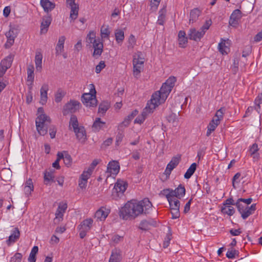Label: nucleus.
<instances>
[{
    "instance_id": "e2e57ef3",
    "label": "nucleus",
    "mask_w": 262,
    "mask_h": 262,
    "mask_svg": "<svg viewBox=\"0 0 262 262\" xmlns=\"http://www.w3.org/2000/svg\"><path fill=\"white\" fill-rule=\"evenodd\" d=\"M67 208V203H61L59 204L57 210L64 213Z\"/></svg>"
},
{
    "instance_id": "6e6552de",
    "label": "nucleus",
    "mask_w": 262,
    "mask_h": 262,
    "mask_svg": "<svg viewBox=\"0 0 262 262\" xmlns=\"http://www.w3.org/2000/svg\"><path fill=\"white\" fill-rule=\"evenodd\" d=\"M81 104L80 103L74 100H71L67 102L63 106V114L64 116L69 113H74L79 110Z\"/></svg>"
},
{
    "instance_id": "5fc2aeb1",
    "label": "nucleus",
    "mask_w": 262,
    "mask_h": 262,
    "mask_svg": "<svg viewBox=\"0 0 262 262\" xmlns=\"http://www.w3.org/2000/svg\"><path fill=\"white\" fill-rule=\"evenodd\" d=\"M238 252L236 250H228L226 253V256L228 258H234L235 257L236 255H238Z\"/></svg>"
},
{
    "instance_id": "9b49d317",
    "label": "nucleus",
    "mask_w": 262,
    "mask_h": 262,
    "mask_svg": "<svg viewBox=\"0 0 262 262\" xmlns=\"http://www.w3.org/2000/svg\"><path fill=\"white\" fill-rule=\"evenodd\" d=\"M242 18V12L239 9L234 10L229 19V25L232 27H235L238 24V21Z\"/></svg>"
},
{
    "instance_id": "7c9ffc66",
    "label": "nucleus",
    "mask_w": 262,
    "mask_h": 262,
    "mask_svg": "<svg viewBox=\"0 0 262 262\" xmlns=\"http://www.w3.org/2000/svg\"><path fill=\"white\" fill-rule=\"evenodd\" d=\"M196 168V164L195 163H192L189 168L187 170L186 173L184 174V178L185 179H189L191 176L194 173Z\"/></svg>"
},
{
    "instance_id": "4c0bfd02",
    "label": "nucleus",
    "mask_w": 262,
    "mask_h": 262,
    "mask_svg": "<svg viewBox=\"0 0 262 262\" xmlns=\"http://www.w3.org/2000/svg\"><path fill=\"white\" fill-rule=\"evenodd\" d=\"M160 194L165 196L167 201L170 200V199L173 198V189L170 188L164 189L160 192Z\"/></svg>"
},
{
    "instance_id": "c9c22d12",
    "label": "nucleus",
    "mask_w": 262,
    "mask_h": 262,
    "mask_svg": "<svg viewBox=\"0 0 262 262\" xmlns=\"http://www.w3.org/2000/svg\"><path fill=\"white\" fill-rule=\"evenodd\" d=\"M166 12V8H163L162 9H161L159 12V17L158 19V24L160 25H163L164 23V20L165 16V14Z\"/></svg>"
},
{
    "instance_id": "a18cd8bd",
    "label": "nucleus",
    "mask_w": 262,
    "mask_h": 262,
    "mask_svg": "<svg viewBox=\"0 0 262 262\" xmlns=\"http://www.w3.org/2000/svg\"><path fill=\"white\" fill-rule=\"evenodd\" d=\"M261 103H262V93L259 94L255 100V104L257 105V107H256L255 109L258 113H259V110L260 108V104Z\"/></svg>"
},
{
    "instance_id": "f257e3e1",
    "label": "nucleus",
    "mask_w": 262,
    "mask_h": 262,
    "mask_svg": "<svg viewBox=\"0 0 262 262\" xmlns=\"http://www.w3.org/2000/svg\"><path fill=\"white\" fill-rule=\"evenodd\" d=\"M152 207L151 203L147 198L137 202H128L120 210L119 215L125 220L135 219L142 214H149Z\"/></svg>"
},
{
    "instance_id": "cd10ccee",
    "label": "nucleus",
    "mask_w": 262,
    "mask_h": 262,
    "mask_svg": "<svg viewBox=\"0 0 262 262\" xmlns=\"http://www.w3.org/2000/svg\"><path fill=\"white\" fill-rule=\"evenodd\" d=\"M201 13V11L198 8H195L192 10L190 13V22L193 23L196 20L198 17L200 15Z\"/></svg>"
},
{
    "instance_id": "8fccbe9b",
    "label": "nucleus",
    "mask_w": 262,
    "mask_h": 262,
    "mask_svg": "<svg viewBox=\"0 0 262 262\" xmlns=\"http://www.w3.org/2000/svg\"><path fill=\"white\" fill-rule=\"evenodd\" d=\"M225 111L226 109L225 107H221L216 111L214 117L217 118L221 120H222Z\"/></svg>"
},
{
    "instance_id": "ddd939ff",
    "label": "nucleus",
    "mask_w": 262,
    "mask_h": 262,
    "mask_svg": "<svg viewBox=\"0 0 262 262\" xmlns=\"http://www.w3.org/2000/svg\"><path fill=\"white\" fill-rule=\"evenodd\" d=\"M49 90V85L47 83H44L41 86L40 90V103L44 105L47 101L48 99V91Z\"/></svg>"
},
{
    "instance_id": "393cba45",
    "label": "nucleus",
    "mask_w": 262,
    "mask_h": 262,
    "mask_svg": "<svg viewBox=\"0 0 262 262\" xmlns=\"http://www.w3.org/2000/svg\"><path fill=\"white\" fill-rule=\"evenodd\" d=\"M93 221L91 219H86L84 220L80 225V229H83L87 231L90 230L92 227Z\"/></svg>"
},
{
    "instance_id": "a878e982",
    "label": "nucleus",
    "mask_w": 262,
    "mask_h": 262,
    "mask_svg": "<svg viewBox=\"0 0 262 262\" xmlns=\"http://www.w3.org/2000/svg\"><path fill=\"white\" fill-rule=\"evenodd\" d=\"M105 124L104 122L101 121L100 118H97L93 124L92 128L94 131L98 132L103 127Z\"/></svg>"
},
{
    "instance_id": "6ab92c4d",
    "label": "nucleus",
    "mask_w": 262,
    "mask_h": 262,
    "mask_svg": "<svg viewBox=\"0 0 262 262\" xmlns=\"http://www.w3.org/2000/svg\"><path fill=\"white\" fill-rule=\"evenodd\" d=\"M51 23V17H44L42 19V21L41 23L40 26V33L42 34L46 33L48 31V28Z\"/></svg>"
},
{
    "instance_id": "864d4df0",
    "label": "nucleus",
    "mask_w": 262,
    "mask_h": 262,
    "mask_svg": "<svg viewBox=\"0 0 262 262\" xmlns=\"http://www.w3.org/2000/svg\"><path fill=\"white\" fill-rule=\"evenodd\" d=\"M171 233L169 232L166 234V237L165 238V240L163 242V248H166L169 245L170 241L171 239Z\"/></svg>"
},
{
    "instance_id": "0eeeda50",
    "label": "nucleus",
    "mask_w": 262,
    "mask_h": 262,
    "mask_svg": "<svg viewBox=\"0 0 262 262\" xmlns=\"http://www.w3.org/2000/svg\"><path fill=\"white\" fill-rule=\"evenodd\" d=\"M141 52H138L134 56L133 58V73L135 76H138L143 67L144 58L141 57Z\"/></svg>"
},
{
    "instance_id": "20e7f679",
    "label": "nucleus",
    "mask_w": 262,
    "mask_h": 262,
    "mask_svg": "<svg viewBox=\"0 0 262 262\" xmlns=\"http://www.w3.org/2000/svg\"><path fill=\"white\" fill-rule=\"evenodd\" d=\"M211 25V20L210 19L206 21L205 24L201 28L200 31H197L194 28L190 29L188 33L189 38L196 41H200Z\"/></svg>"
},
{
    "instance_id": "473e14b6",
    "label": "nucleus",
    "mask_w": 262,
    "mask_h": 262,
    "mask_svg": "<svg viewBox=\"0 0 262 262\" xmlns=\"http://www.w3.org/2000/svg\"><path fill=\"white\" fill-rule=\"evenodd\" d=\"M66 95V92L61 89H58L55 94V101L57 103L60 102Z\"/></svg>"
},
{
    "instance_id": "b1692460",
    "label": "nucleus",
    "mask_w": 262,
    "mask_h": 262,
    "mask_svg": "<svg viewBox=\"0 0 262 262\" xmlns=\"http://www.w3.org/2000/svg\"><path fill=\"white\" fill-rule=\"evenodd\" d=\"M14 55L10 54L7 56L5 59L2 60L1 62V66H2L7 70L10 68L12 64V62L13 60Z\"/></svg>"
},
{
    "instance_id": "a211bd4d",
    "label": "nucleus",
    "mask_w": 262,
    "mask_h": 262,
    "mask_svg": "<svg viewBox=\"0 0 262 262\" xmlns=\"http://www.w3.org/2000/svg\"><path fill=\"white\" fill-rule=\"evenodd\" d=\"M185 194V188L184 185L180 184L174 190H173V197L181 199Z\"/></svg>"
},
{
    "instance_id": "de8ad7c7",
    "label": "nucleus",
    "mask_w": 262,
    "mask_h": 262,
    "mask_svg": "<svg viewBox=\"0 0 262 262\" xmlns=\"http://www.w3.org/2000/svg\"><path fill=\"white\" fill-rule=\"evenodd\" d=\"M176 166H177L174 165L173 163H171L170 162L167 164L166 168V169L165 170V172H164L165 174L167 176V177L169 176V175L171 173V171Z\"/></svg>"
},
{
    "instance_id": "603ef678",
    "label": "nucleus",
    "mask_w": 262,
    "mask_h": 262,
    "mask_svg": "<svg viewBox=\"0 0 262 262\" xmlns=\"http://www.w3.org/2000/svg\"><path fill=\"white\" fill-rule=\"evenodd\" d=\"M253 212L250 210H249L248 207L247 206L241 214L242 218L245 220Z\"/></svg>"
},
{
    "instance_id": "69168bd1",
    "label": "nucleus",
    "mask_w": 262,
    "mask_h": 262,
    "mask_svg": "<svg viewBox=\"0 0 262 262\" xmlns=\"http://www.w3.org/2000/svg\"><path fill=\"white\" fill-rule=\"evenodd\" d=\"M171 214H172V219H178L180 216V211L179 209L175 208L174 209H171Z\"/></svg>"
},
{
    "instance_id": "a19ab883",
    "label": "nucleus",
    "mask_w": 262,
    "mask_h": 262,
    "mask_svg": "<svg viewBox=\"0 0 262 262\" xmlns=\"http://www.w3.org/2000/svg\"><path fill=\"white\" fill-rule=\"evenodd\" d=\"M69 124L70 126H72L73 127L74 130L79 127L78 126L77 118L75 115H72L71 116L69 122Z\"/></svg>"
},
{
    "instance_id": "5701e85b",
    "label": "nucleus",
    "mask_w": 262,
    "mask_h": 262,
    "mask_svg": "<svg viewBox=\"0 0 262 262\" xmlns=\"http://www.w3.org/2000/svg\"><path fill=\"white\" fill-rule=\"evenodd\" d=\"M121 259V253L120 250L117 249L113 250L112 252L109 262H120Z\"/></svg>"
},
{
    "instance_id": "4d7b16f0",
    "label": "nucleus",
    "mask_w": 262,
    "mask_h": 262,
    "mask_svg": "<svg viewBox=\"0 0 262 262\" xmlns=\"http://www.w3.org/2000/svg\"><path fill=\"white\" fill-rule=\"evenodd\" d=\"M105 67V62L104 61H100L99 64L96 66L95 69V72L96 73H99L102 69H103Z\"/></svg>"
},
{
    "instance_id": "9d476101",
    "label": "nucleus",
    "mask_w": 262,
    "mask_h": 262,
    "mask_svg": "<svg viewBox=\"0 0 262 262\" xmlns=\"http://www.w3.org/2000/svg\"><path fill=\"white\" fill-rule=\"evenodd\" d=\"M17 34L18 30L15 27L10 26L9 31L5 34L7 39L5 44L6 48H9L14 44L15 38L16 37Z\"/></svg>"
},
{
    "instance_id": "c756f323",
    "label": "nucleus",
    "mask_w": 262,
    "mask_h": 262,
    "mask_svg": "<svg viewBox=\"0 0 262 262\" xmlns=\"http://www.w3.org/2000/svg\"><path fill=\"white\" fill-rule=\"evenodd\" d=\"M115 36L117 43H122L124 39V32L122 30L117 29L115 31Z\"/></svg>"
},
{
    "instance_id": "4be33fe9",
    "label": "nucleus",
    "mask_w": 262,
    "mask_h": 262,
    "mask_svg": "<svg viewBox=\"0 0 262 262\" xmlns=\"http://www.w3.org/2000/svg\"><path fill=\"white\" fill-rule=\"evenodd\" d=\"M65 40V36H61L59 37L58 43L55 48L56 55H60L63 52L64 49V43Z\"/></svg>"
},
{
    "instance_id": "2eb2a0df",
    "label": "nucleus",
    "mask_w": 262,
    "mask_h": 262,
    "mask_svg": "<svg viewBox=\"0 0 262 262\" xmlns=\"http://www.w3.org/2000/svg\"><path fill=\"white\" fill-rule=\"evenodd\" d=\"M120 169V166L118 162L113 161L110 162L107 165V172L111 174H117Z\"/></svg>"
},
{
    "instance_id": "ea45409f",
    "label": "nucleus",
    "mask_w": 262,
    "mask_h": 262,
    "mask_svg": "<svg viewBox=\"0 0 262 262\" xmlns=\"http://www.w3.org/2000/svg\"><path fill=\"white\" fill-rule=\"evenodd\" d=\"M34 67L29 65L27 68V80L33 82L34 80Z\"/></svg>"
},
{
    "instance_id": "412c9836",
    "label": "nucleus",
    "mask_w": 262,
    "mask_h": 262,
    "mask_svg": "<svg viewBox=\"0 0 262 262\" xmlns=\"http://www.w3.org/2000/svg\"><path fill=\"white\" fill-rule=\"evenodd\" d=\"M93 46L94 50L93 54V56L95 57L96 56H100L103 51V43L99 39L97 42H94Z\"/></svg>"
},
{
    "instance_id": "37998d69",
    "label": "nucleus",
    "mask_w": 262,
    "mask_h": 262,
    "mask_svg": "<svg viewBox=\"0 0 262 262\" xmlns=\"http://www.w3.org/2000/svg\"><path fill=\"white\" fill-rule=\"evenodd\" d=\"M226 40L222 39V41L219 44V51L222 54H227L226 49H229L225 45Z\"/></svg>"
},
{
    "instance_id": "0e129e2a",
    "label": "nucleus",
    "mask_w": 262,
    "mask_h": 262,
    "mask_svg": "<svg viewBox=\"0 0 262 262\" xmlns=\"http://www.w3.org/2000/svg\"><path fill=\"white\" fill-rule=\"evenodd\" d=\"M176 81L174 77H170L165 82L166 84L168 85V86H171V89L174 86V84Z\"/></svg>"
},
{
    "instance_id": "f03ea898",
    "label": "nucleus",
    "mask_w": 262,
    "mask_h": 262,
    "mask_svg": "<svg viewBox=\"0 0 262 262\" xmlns=\"http://www.w3.org/2000/svg\"><path fill=\"white\" fill-rule=\"evenodd\" d=\"M38 113L40 114L35 120L36 129L39 135L45 136L47 134L48 126L51 123V120L49 117L43 114V108L39 107Z\"/></svg>"
},
{
    "instance_id": "bb28decb",
    "label": "nucleus",
    "mask_w": 262,
    "mask_h": 262,
    "mask_svg": "<svg viewBox=\"0 0 262 262\" xmlns=\"http://www.w3.org/2000/svg\"><path fill=\"white\" fill-rule=\"evenodd\" d=\"M42 54L40 52L36 53L35 58V62L37 71H40L42 69Z\"/></svg>"
},
{
    "instance_id": "680f3d73",
    "label": "nucleus",
    "mask_w": 262,
    "mask_h": 262,
    "mask_svg": "<svg viewBox=\"0 0 262 262\" xmlns=\"http://www.w3.org/2000/svg\"><path fill=\"white\" fill-rule=\"evenodd\" d=\"M235 206L237 208L238 211L240 213H241L243 210H245V208L247 207L246 205H243L240 202H238V200H237L236 202L235 203Z\"/></svg>"
},
{
    "instance_id": "338daca9",
    "label": "nucleus",
    "mask_w": 262,
    "mask_h": 262,
    "mask_svg": "<svg viewBox=\"0 0 262 262\" xmlns=\"http://www.w3.org/2000/svg\"><path fill=\"white\" fill-rule=\"evenodd\" d=\"M258 150V145L256 144H253L250 149V152L251 155H255V153Z\"/></svg>"
},
{
    "instance_id": "dca6fc26",
    "label": "nucleus",
    "mask_w": 262,
    "mask_h": 262,
    "mask_svg": "<svg viewBox=\"0 0 262 262\" xmlns=\"http://www.w3.org/2000/svg\"><path fill=\"white\" fill-rule=\"evenodd\" d=\"M74 131L77 139L82 143L84 142L86 138V136L84 127L79 126V128L74 130Z\"/></svg>"
},
{
    "instance_id": "09e8293b",
    "label": "nucleus",
    "mask_w": 262,
    "mask_h": 262,
    "mask_svg": "<svg viewBox=\"0 0 262 262\" xmlns=\"http://www.w3.org/2000/svg\"><path fill=\"white\" fill-rule=\"evenodd\" d=\"M64 152L66 153L64 155V158L63 159L64 163L67 167H69L70 166H71L72 163V158L69 154L66 153V151Z\"/></svg>"
},
{
    "instance_id": "aec40b11",
    "label": "nucleus",
    "mask_w": 262,
    "mask_h": 262,
    "mask_svg": "<svg viewBox=\"0 0 262 262\" xmlns=\"http://www.w3.org/2000/svg\"><path fill=\"white\" fill-rule=\"evenodd\" d=\"M40 5L46 12L51 11L55 7V4L49 0H40Z\"/></svg>"
},
{
    "instance_id": "423d86ee",
    "label": "nucleus",
    "mask_w": 262,
    "mask_h": 262,
    "mask_svg": "<svg viewBox=\"0 0 262 262\" xmlns=\"http://www.w3.org/2000/svg\"><path fill=\"white\" fill-rule=\"evenodd\" d=\"M127 186L126 182L121 180H118L112 190V198L117 200L122 196Z\"/></svg>"
},
{
    "instance_id": "e433bc0d",
    "label": "nucleus",
    "mask_w": 262,
    "mask_h": 262,
    "mask_svg": "<svg viewBox=\"0 0 262 262\" xmlns=\"http://www.w3.org/2000/svg\"><path fill=\"white\" fill-rule=\"evenodd\" d=\"M96 35L95 33L93 31H91L89 32V33L87 35L86 38V42L89 44L93 43V45L94 43V42H96L98 41V40H97L96 38Z\"/></svg>"
},
{
    "instance_id": "052dcab7",
    "label": "nucleus",
    "mask_w": 262,
    "mask_h": 262,
    "mask_svg": "<svg viewBox=\"0 0 262 262\" xmlns=\"http://www.w3.org/2000/svg\"><path fill=\"white\" fill-rule=\"evenodd\" d=\"M168 120L169 122H172L174 124L178 121L177 115L174 113L170 114L168 117Z\"/></svg>"
},
{
    "instance_id": "c03bdc74",
    "label": "nucleus",
    "mask_w": 262,
    "mask_h": 262,
    "mask_svg": "<svg viewBox=\"0 0 262 262\" xmlns=\"http://www.w3.org/2000/svg\"><path fill=\"white\" fill-rule=\"evenodd\" d=\"M222 212L223 213H226L229 215H232L234 213L235 210L233 207L225 206L222 208Z\"/></svg>"
},
{
    "instance_id": "f8f14e48",
    "label": "nucleus",
    "mask_w": 262,
    "mask_h": 262,
    "mask_svg": "<svg viewBox=\"0 0 262 262\" xmlns=\"http://www.w3.org/2000/svg\"><path fill=\"white\" fill-rule=\"evenodd\" d=\"M157 224V221L154 219L144 220L141 221L139 228L142 230L146 231L150 229L151 227H156Z\"/></svg>"
},
{
    "instance_id": "4468645a",
    "label": "nucleus",
    "mask_w": 262,
    "mask_h": 262,
    "mask_svg": "<svg viewBox=\"0 0 262 262\" xmlns=\"http://www.w3.org/2000/svg\"><path fill=\"white\" fill-rule=\"evenodd\" d=\"M20 237V232L18 228H14L12 230L11 235L9 236L8 239L6 241V243L8 246L11 245L12 243L16 242Z\"/></svg>"
},
{
    "instance_id": "f3484780",
    "label": "nucleus",
    "mask_w": 262,
    "mask_h": 262,
    "mask_svg": "<svg viewBox=\"0 0 262 262\" xmlns=\"http://www.w3.org/2000/svg\"><path fill=\"white\" fill-rule=\"evenodd\" d=\"M109 212V210L101 207L95 212V217L100 221H103L108 216Z\"/></svg>"
},
{
    "instance_id": "49530a36",
    "label": "nucleus",
    "mask_w": 262,
    "mask_h": 262,
    "mask_svg": "<svg viewBox=\"0 0 262 262\" xmlns=\"http://www.w3.org/2000/svg\"><path fill=\"white\" fill-rule=\"evenodd\" d=\"M92 172L93 171L89 168L86 170L83 171L80 176V179L88 181V180L91 176Z\"/></svg>"
},
{
    "instance_id": "6e6d98bb",
    "label": "nucleus",
    "mask_w": 262,
    "mask_h": 262,
    "mask_svg": "<svg viewBox=\"0 0 262 262\" xmlns=\"http://www.w3.org/2000/svg\"><path fill=\"white\" fill-rule=\"evenodd\" d=\"M136 42V40L135 38V37L133 35L131 34L129 36V37L128 38V48H132L133 49L135 45Z\"/></svg>"
},
{
    "instance_id": "c85d7f7f",
    "label": "nucleus",
    "mask_w": 262,
    "mask_h": 262,
    "mask_svg": "<svg viewBox=\"0 0 262 262\" xmlns=\"http://www.w3.org/2000/svg\"><path fill=\"white\" fill-rule=\"evenodd\" d=\"M138 112L134 110L130 114H129L124 121L122 122V124L125 126H127L133 119L138 114Z\"/></svg>"
},
{
    "instance_id": "39448f33",
    "label": "nucleus",
    "mask_w": 262,
    "mask_h": 262,
    "mask_svg": "<svg viewBox=\"0 0 262 262\" xmlns=\"http://www.w3.org/2000/svg\"><path fill=\"white\" fill-rule=\"evenodd\" d=\"M90 93L83 94L81 97V101L86 106L94 107L96 106L97 103L96 98V92L94 84H90Z\"/></svg>"
},
{
    "instance_id": "f704fd0d",
    "label": "nucleus",
    "mask_w": 262,
    "mask_h": 262,
    "mask_svg": "<svg viewBox=\"0 0 262 262\" xmlns=\"http://www.w3.org/2000/svg\"><path fill=\"white\" fill-rule=\"evenodd\" d=\"M38 251V248L37 246H35L33 247L28 258V261L29 262H35L36 261V254Z\"/></svg>"
},
{
    "instance_id": "58836bf2",
    "label": "nucleus",
    "mask_w": 262,
    "mask_h": 262,
    "mask_svg": "<svg viewBox=\"0 0 262 262\" xmlns=\"http://www.w3.org/2000/svg\"><path fill=\"white\" fill-rule=\"evenodd\" d=\"M110 104L107 101H103L100 104L98 108V113L104 114L108 110Z\"/></svg>"
},
{
    "instance_id": "1a4fd4ad",
    "label": "nucleus",
    "mask_w": 262,
    "mask_h": 262,
    "mask_svg": "<svg viewBox=\"0 0 262 262\" xmlns=\"http://www.w3.org/2000/svg\"><path fill=\"white\" fill-rule=\"evenodd\" d=\"M155 108L156 105L151 104L148 101L146 107L143 110L142 114L136 118L134 123L138 124L143 123L147 116L152 113Z\"/></svg>"
},
{
    "instance_id": "2f4dec72",
    "label": "nucleus",
    "mask_w": 262,
    "mask_h": 262,
    "mask_svg": "<svg viewBox=\"0 0 262 262\" xmlns=\"http://www.w3.org/2000/svg\"><path fill=\"white\" fill-rule=\"evenodd\" d=\"M71 9V12H70V18L71 19V22L72 20H75L78 15V11H79V6H75L72 8H70Z\"/></svg>"
},
{
    "instance_id": "bf43d9fd",
    "label": "nucleus",
    "mask_w": 262,
    "mask_h": 262,
    "mask_svg": "<svg viewBox=\"0 0 262 262\" xmlns=\"http://www.w3.org/2000/svg\"><path fill=\"white\" fill-rule=\"evenodd\" d=\"M178 40L179 46L182 48H184L185 45L187 43L188 41L187 37H178Z\"/></svg>"
},
{
    "instance_id": "72a5a7b5",
    "label": "nucleus",
    "mask_w": 262,
    "mask_h": 262,
    "mask_svg": "<svg viewBox=\"0 0 262 262\" xmlns=\"http://www.w3.org/2000/svg\"><path fill=\"white\" fill-rule=\"evenodd\" d=\"M168 202L171 209H174L175 208L179 209L180 203L178 199L173 197L170 200H168Z\"/></svg>"
},
{
    "instance_id": "7ed1b4c3",
    "label": "nucleus",
    "mask_w": 262,
    "mask_h": 262,
    "mask_svg": "<svg viewBox=\"0 0 262 262\" xmlns=\"http://www.w3.org/2000/svg\"><path fill=\"white\" fill-rule=\"evenodd\" d=\"M171 90V86H168L167 84L164 83L160 91H157L152 95L151 98L148 102L156 105V107H157L159 105L165 102Z\"/></svg>"
},
{
    "instance_id": "3c124183",
    "label": "nucleus",
    "mask_w": 262,
    "mask_h": 262,
    "mask_svg": "<svg viewBox=\"0 0 262 262\" xmlns=\"http://www.w3.org/2000/svg\"><path fill=\"white\" fill-rule=\"evenodd\" d=\"M48 126V129L49 128V134L50 135V137L52 139H53L55 137L56 133V128L54 125H50L49 126V125Z\"/></svg>"
},
{
    "instance_id": "13d9d810",
    "label": "nucleus",
    "mask_w": 262,
    "mask_h": 262,
    "mask_svg": "<svg viewBox=\"0 0 262 262\" xmlns=\"http://www.w3.org/2000/svg\"><path fill=\"white\" fill-rule=\"evenodd\" d=\"M110 34V32L107 28L102 27L101 29V34L102 37H108Z\"/></svg>"
},
{
    "instance_id": "79ce46f5",
    "label": "nucleus",
    "mask_w": 262,
    "mask_h": 262,
    "mask_svg": "<svg viewBox=\"0 0 262 262\" xmlns=\"http://www.w3.org/2000/svg\"><path fill=\"white\" fill-rule=\"evenodd\" d=\"M54 176L52 172H46L44 173V181L46 185L50 182H54Z\"/></svg>"
},
{
    "instance_id": "774afa93",
    "label": "nucleus",
    "mask_w": 262,
    "mask_h": 262,
    "mask_svg": "<svg viewBox=\"0 0 262 262\" xmlns=\"http://www.w3.org/2000/svg\"><path fill=\"white\" fill-rule=\"evenodd\" d=\"M100 161V160L98 159L94 160L92 163H91L90 166L88 168L90 169L92 171H93L95 167L99 164Z\"/></svg>"
}]
</instances>
